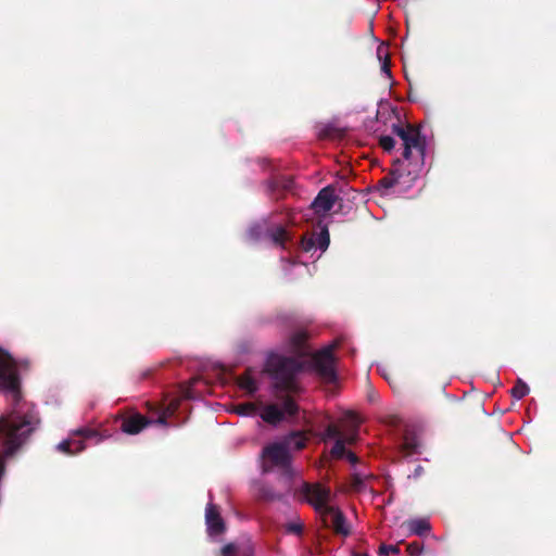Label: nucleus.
Segmentation results:
<instances>
[{
	"mask_svg": "<svg viewBox=\"0 0 556 556\" xmlns=\"http://www.w3.org/2000/svg\"><path fill=\"white\" fill-rule=\"evenodd\" d=\"M240 548H238L233 543H228L220 548L222 556H235L237 553L240 554Z\"/></svg>",
	"mask_w": 556,
	"mask_h": 556,
	"instance_id": "31",
	"label": "nucleus"
},
{
	"mask_svg": "<svg viewBox=\"0 0 556 556\" xmlns=\"http://www.w3.org/2000/svg\"><path fill=\"white\" fill-rule=\"evenodd\" d=\"M308 337L309 336L306 330H295L289 338V350L299 356H304L307 352Z\"/></svg>",
	"mask_w": 556,
	"mask_h": 556,
	"instance_id": "15",
	"label": "nucleus"
},
{
	"mask_svg": "<svg viewBox=\"0 0 556 556\" xmlns=\"http://www.w3.org/2000/svg\"><path fill=\"white\" fill-rule=\"evenodd\" d=\"M419 173V164H415V168L413 170H408L407 175L413 176L412 180L416 179Z\"/></svg>",
	"mask_w": 556,
	"mask_h": 556,
	"instance_id": "40",
	"label": "nucleus"
},
{
	"mask_svg": "<svg viewBox=\"0 0 556 556\" xmlns=\"http://www.w3.org/2000/svg\"><path fill=\"white\" fill-rule=\"evenodd\" d=\"M338 345V342L334 341L312 355L313 367L317 375L326 383H334L338 379L336 370V357L333 355V352Z\"/></svg>",
	"mask_w": 556,
	"mask_h": 556,
	"instance_id": "5",
	"label": "nucleus"
},
{
	"mask_svg": "<svg viewBox=\"0 0 556 556\" xmlns=\"http://www.w3.org/2000/svg\"><path fill=\"white\" fill-rule=\"evenodd\" d=\"M205 525L210 536L222 535L226 531V523L220 516L219 508L213 503H208L205 508Z\"/></svg>",
	"mask_w": 556,
	"mask_h": 556,
	"instance_id": "10",
	"label": "nucleus"
},
{
	"mask_svg": "<svg viewBox=\"0 0 556 556\" xmlns=\"http://www.w3.org/2000/svg\"><path fill=\"white\" fill-rule=\"evenodd\" d=\"M28 361H16L9 352L0 349V391L11 400L12 409L0 417V440L5 456H13L38 427L40 419L34 405L23 403L20 368H27Z\"/></svg>",
	"mask_w": 556,
	"mask_h": 556,
	"instance_id": "1",
	"label": "nucleus"
},
{
	"mask_svg": "<svg viewBox=\"0 0 556 556\" xmlns=\"http://www.w3.org/2000/svg\"><path fill=\"white\" fill-rule=\"evenodd\" d=\"M344 456H346V458L349 459V462L351 464L358 463V457L353 452H346V454Z\"/></svg>",
	"mask_w": 556,
	"mask_h": 556,
	"instance_id": "39",
	"label": "nucleus"
},
{
	"mask_svg": "<svg viewBox=\"0 0 556 556\" xmlns=\"http://www.w3.org/2000/svg\"><path fill=\"white\" fill-rule=\"evenodd\" d=\"M302 250L311 252L316 249L315 232L306 233L301 240Z\"/></svg>",
	"mask_w": 556,
	"mask_h": 556,
	"instance_id": "26",
	"label": "nucleus"
},
{
	"mask_svg": "<svg viewBox=\"0 0 556 556\" xmlns=\"http://www.w3.org/2000/svg\"><path fill=\"white\" fill-rule=\"evenodd\" d=\"M378 58L382 60L381 72L384 73L388 78L391 77V61L387 53V49L379 47L377 50Z\"/></svg>",
	"mask_w": 556,
	"mask_h": 556,
	"instance_id": "23",
	"label": "nucleus"
},
{
	"mask_svg": "<svg viewBox=\"0 0 556 556\" xmlns=\"http://www.w3.org/2000/svg\"><path fill=\"white\" fill-rule=\"evenodd\" d=\"M379 146L387 152H391L395 147V140L391 136H381Z\"/></svg>",
	"mask_w": 556,
	"mask_h": 556,
	"instance_id": "28",
	"label": "nucleus"
},
{
	"mask_svg": "<svg viewBox=\"0 0 556 556\" xmlns=\"http://www.w3.org/2000/svg\"><path fill=\"white\" fill-rule=\"evenodd\" d=\"M406 551L409 556H419L424 551V545L419 542H410L406 546Z\"/></svg>",
	"mask_w": 556,
	"mask_h": 556,
	"instance_id": "29",
	"label": "nucleus"
},
{
	"mask_svg": "<svg viewBox=\"0 0 556 556\" xmlns=\"http://www.w3.org/2000/svg\"><path fill=\"white\" fill-rule=\"evenodd\" d=\"M530 392V389L526 382H523L521 379H518L514 388L510 390L511 396L516 400H521L528 393Z\"/></svg>",
	"mask_w": 556,
	"mask_h": 556,
	"instance_id": "24",
	"label": "nucleus"
},
{
	"mask_svg": "<svg viewBox=\"0 0 556 556\" xmlns=\"http://www.w3.org/2000/svg\"><path fill=\"white\" fill-rule=\"evenodd\" d=\"M298 496L309 504L320 517H325V511L333 500L330 488L319 482H303L298 490Z\"/></svg>",
	"mask_w": 556,
	"mask_h": 556,
	"instance_id": "3",
	"label": "nucleus"
},
{
	"mask_svg": "<svg viewBox=\"0 0 556 556\" xmlns=\"http://www.w3.org/2000/svg\"><path fill=\"white\" fill-rule=\"evenodd\" d=\"M256 370L247 368L244 372L237 377L238 387L245 391L250 396L254 395L258 390V380L256 378Z\"/></svg>",
	"mask_w": 556,
	"mask_h": 556,
	"instance_id": "14",
	"label": "nucleus"
},
{
	"mask_svg": "<svg viewBox=\"0 0 556 556\" xmlns=\"http://www.w3.org/2000/svg\"><path fill=\"white\" fill-rule=\"evenodd\" d=\"M403 526L406 527L408 535L424 536L431 530L430 522L425 518L409 519L405 521Z\"/></svg>",
	"mask_w": 556,
	"mask_h": 556,
	"instance_id": "16",
	"label": "nucleus"
},
{
	"mask_svg": "<svg viewBox=\"0 0 556 556\" xmlns=\"http://www.w3.org/2000/svg\"><path fill=\"white\" fill-rule=\"evenodd\" d=\"M240 556H254V549L251 544L241 546Z\"/></svg>",
	"mask_w": 556,
	"mask_h": 556,
	"instance_id": "38",
	"label": "nucleus"
},
{
	"mask_svg": "<svg viewBox=\"0 0 556 556\" xmlns=\"http://www.w3.org/2000/svg\"><path fill=\"white\" fill-rule=\"evenodd\" d=\"M348 444V438H338L331 448V456L334 458H342L346 454L345 445Z\"/></svg>",
	"mask_w": 556,
	"mask_h": 556,
	"instance_id": "22",
	"label": "nucleus"
},
{
	"mask_svg": "<svg viewBox=\"0 0 556 556\" xmlns=\"http://www.w3.org/2000/svg\"><path fill=\"white\" fill-rule=\"evenodd\" d=\"M263 471L268 472L275 467L291 476V456L287 446L281 443H273L263 448Z\"/></svg>",
	"mask_w": 556,
	"mask_h": 556,
	"instance_id": "6",
	"label": "nucleus"
},
{
	"mask_svg": "<svg viewBox=\"0 0 556 556\" xmlns=\"http://www.w3.org/2000/svg\"><path fill=\"white\" fill-rule=\"evenodd\" d=\"M291 184H292V180H291V179H289V180H288V182L283 185V188H285V189L290 188Z\"/></svg>",
	"mask_w": 556,
	"mask_h": 556,
	"instance_id": "43",
	"label": "nucleus"
},
{
	"mask_svg": "<svg viewBox=\"0 0 556 556\" xmlns=\"http://www.w3.org/2000/svg\"><path fill=\"white\" fill-rule=\"evenodd\" d=\"M287 532L300 535L303 532V525L300 522H290L287 525Z\"/></svg>",
	"mask_w": 556,
	"mask_h": 556,
	"instance_id": "34",
	"label": "nucleus"
},
{
	"mask_svg": "<svg viewBox=\"0 0 556 556\" xmlns=\"http://www.w3.org/2000/svg\"><path fill=\"white\" fill-rule=\"evenodd\" d=\"M402 166L403 162L400 159H396L393 162L391 170L378 181L377 188L381 190L382 194H388V191L400 182L404 175Z\"/></svg>",
	"mask_w": 556,
	"mask_h": 556,
	"instance_id": "12",
	"label": "nucleus"
},
{
	"mask_svg": "<svg viewBox=\"0 0 556 556\" xmlns=\"http://www.w3.org/2000/svg\"><path fill=\"white\" fill-rule=\"evenodd\" d=\"M325 527H331L336 534L348 536L351 532L346 518L341 509L337 506H330L321 517Z\"/></svg>",
	"mask_w": 556,
	"mask_h": 556,
	"instance_id": "9",
	"label": "nucleus"
},
{
	"mask_svg": "<svg viewBox=\"0 0 556 556\" xmlns=\"http://www.w3.org/2000/svg\"><path fill=\"white\" fill-rule=\"evenodd\" d=\"M299 412V406L289 395L282 399V408H279L276 404H269L264 407L261 413L262 419L270 425L279 424L285 415L294 416Z\"/></svg>",
	"mask_w": 556,
	"mask_h": 556,
	"instance_id": "8",
	"label": "nucleus"
},
{
	"mask_svg": "<svg viewBox=\"0 0 556 556\" xmlns=\"http://www.w3.org/2000/svg\"><path fill=\"white\" fill-rule=\"evenodd\" d=\"M255 496L263 502H277L283 498V493L275 490L274 486L266 483H258L255 490Z\"/></svg>",
	"mask_w": 556,
	"mask_h": 556,
	"instance_id": "17",
	"label": "nucleus"
},
{
	"mask_svg": "<svg viewBox=\"0 0 556 556\" xmlns=\"http://www.w3.org/2000/svg\"><path fill=\"white\" fill-rule=\"evenodd\" d=\"M315 241L316 249H319L323 252L328 249L330 243V235L326 225L320 228L319 232H315Z\"/></svg>",
	"mask_w": 556,
	"mask_h": 556,
	"instance_id": "18",
	"label": "nucleus"
},
{
	"mask_svg": "<svg viewBox=\"0 0 556 556\" xmlns=\"http://www.w3.org/2000/svg\"><path fill=\"white\" fill-rule=\"evenodd\" d=\"M233 410L241 416H254L257 412V405L252 402L240 403L235 406Z\"/></svg>",
	"mask_w": 556,
	"mask_h": 556,
	"instance_id": "20",
	"label": "nucleus"
},
{
	"mask_svg": "<svg viewBox=\"0 0 556 556\" xmlns=\"http://www.w3.org/2000/svg\"><path fill=\"white\" fill-rule=\"evenodd\" d=\"M337 199L334 186L329 185L318 192L312 203V207L317 214H326L333 207Z\"/></svg>",
	"mask_w": 556,
	"mask_h": 556,
	"instance_id": "11",
	"label": "nucleus"
},
{
	"mask_svg": "<svg viewBox=\"0 0 556 556\" xmlns=\"http://www.w3.org/2000/svg\"><path fill=\"white\" fill-rule=\"evenodd\" d=\"M72 442H73V455L80 453L86 448V445L81 440H72Z\"/></svg>",
	"mask_w": 556,
	"mask_h": 556,
	"instance_id": "37",
	"label": "nucleus"
},
{
	"mask_svg": "<svg viewBox=\"0 0 556 556\" xmlns=\"http://www.w3.org/2000/svg\"><path fill=\"white\" fill-rule=\"evenodd\" d=\"M337 136H339L338 130L334 127L329 126V125L321 127L318 131V138L323 139V140L332 139Z\"/></svg>",
	"mask_w": 556,
	"mask_h": 556,
	"instance_id": "27",
	"label": "nucleus"
},
{
	"mask_svg": "<svg viewBox=\"0 0 556 556\" xmlns=\"http://www.w3.org/2000/svg\"><path fill=\"white\" fill-rule=\"evenodd\" d=\"M58 450L67 455H73V442L72 440H64L58 444Z\"/></svg>",
	"mask_w": 556,
	"mask_h": 556,
	"instance_id": "33",
	"label": "nucleus"
},
{
	"mask_svg": "<svg viewBox=\"0 0 556 556\" xmlns=\"http://www.w3.org/2000/svg\"><path fill=\"white\" fill-rule=\"evenodd\" d=\"M169 415H172L169 408L162 410L156 420L146 417L140 413L124 414L118 417V420L121 421L119 428L124 433L135 435L153 422L167 426V417Z\"/></svg>",
	"mask_w": 556,
	"mask_h": 556,
	"instance_id": "7",
	"label": "nucleus"
},
{
	"mask_svg": "<svg viewBox=\"0 0 556 556\" xmlns=\"http://www.w3.org/2000/svg\"><path fill=\"white\" fill-rule=\"evenodd\" d=\"M354 556H368V555L365 553H355Z\"/></svg>",
	"mask_w": 556,
	"mask_h": 556,
	"instance_id": "44",
	"label": "nucleus"
},
{
	"mask_svg": "<svg viewBox=\"0 0 556 556\" xmlns=\"http://www.w3.org/2000/svg\"><path fill=\"white\" fill-rule=\"evenodd\" d=\"M372 476H363L361 473H354L351 477L350 486L355 492H364L366 490V480L371 479Z\"/></svg>",
	"mask_w": 556,
	"mask_h": 556,
	"instance_id": "19",
	"label": "nucleus"
},
{
	"mask_svg": "<svg viewBox=\"0 0 556 556\" xmlns=\"http://www.w3.org/2000/svg\"><path fill=\"white\" fill-rule=\"evenodd\" d=\"M361 418L353 412H346L342 419L345 432L344 437L348 438V444H354L358 439V430L361 426Z\"/></svg>",
	"mask_w": 556,
	"mask_h": 556,
	"instance_id": "13",
	"label": "nucleus"
},
{
	"mask_svg": "<svg viewBox=\"0 0 556 556\" xmlns=\"http://www.w3.org/2000/svg\"><path fill=\"white\" fill-rule=\"evenodd\" d=\"M399 553H400V547L397 544L396 545L381 544L379 547L380 556H389L391 554H399Z\"/></svg>",
	"mask_w": 556,
	"mask_h": 556,
	"instance_id": "30",
	"label": "nucleus"
},
{
	"mask_svg": "<svg viewBox=\"0 0 556 556\" xmlns=\"http://www.w3.org/2000/svg\"><path fill=\"white\" fill-rule=\"evenodd\" d=\"M75 434H77L84 439L98 438V435H99L98 432L91 428H80L75 431Z\"/></svg>",
	"mask_w": 556,
	"mask_h": 556,
	"instance_id": "32",
	"label": "nucleus"
},
{
	"mask_svg": "<svg viewBox=\"0 0 556 556\" xmlns=\"http://www.w3.org/2000/svg\"><path fill=\"white\" fill-rule=\"evenodd\" d=\"M268 323H269V319H268V318H265V317H258V318L256 319V324H257L258 326H264V325H266V324H268Z\"/></svg>",
	"mask_w": 556,
	"mask_h": 556,
	"instance_id": "41",
	"label": "nucleus"
},
{
	"mask_svg": "<svg viewBox=\"0 0 556 556\" xmlns=\"http://www.w3.org/2000/svg\"><path fill=\"white\" fill-rule=\"evenodd\" d=\"M305 442H306L305 438L295 433V434H293L292 441L290 442V444H292L296 450H301L305 446Z\"/></svg>",
	"mask_w": 556,
	"mask_h": 556,
	"instance_id": "35",
	"label": "nucleus"
},
{
	"mask_svg": "<svg viewBox=\"0 0 556 556\" xmlns=\"http://www.w3.org/2000/svg\"><path fill=\"white\" fill-rule=\"evenodd\" d=\"M302 370L298 358L279 354H270L265 363L264 371L274 380L277 391L295 393L299 390L296 376Z\"/></svg>",
	"mask_w": 556,
	"mask_h": 556,
	"instance_id": "2",
	"label": "nucleus"
},
{
	"mask_svg": "<svg viewBox=\"0 0 556 556\" xmlns=\"http://www.w3.org/2000/svg\"><path fill=\"white\" fill-rule=\"evenodd\" d=\"M338 438H344L343 431L341 430V428L338 425L329 424L326 427V429H325V433L323 435V440L324 441H327V440H334V441H337Z\"/></svg>",
	"mask_w": 556,
	"mask_h": 556,
	"instance_id": "21",
	"label": "nucleus"
},
{
	"mask_svg": "<svg viewBox=\"0 0 556 556\" xmlns=\"http://www.w3.org/2000/svg\"><path fill=\"white\" fill-rule=\"evenodd\" d=\"M271 239H273V241L276 244H279V245L283 247L285 242L288 239V235H287L286 228L282 227V226H277L275 229H273V231H271Z\"/></svg>",
	"mask_w": 556,
	"mask_h": 556,
	"instance_id": "25",
	"label": "nucleus"
},
{
	"mask_svg": "<svg viewBox=\"0 0 556 556\" xmlns=\"http://www.w3.org/2000/svg\"><path fill=\"white\" fill-rule=\"evenodd\" d=\"M392 131L403 142L402 156L405 161H409L413 154V150L416 151L420 164L424 162L426 146L425 141L421 140L420 131L412 125H397L392 126Z\"/></svg>",
	"mask_w": 556,
	"mask_h": 556,
	"instance_id": "4",
	"label": "nucleus"
},
{
	"mask_svg": "<svg viewBox=\"0 0 556 556\" xmlns=\"http://www.w3.org/2000/svg\"><path fill=\"white\" fill-rule=\"evenodd\" d=\"M151 375V370L147 369L140 374L139 380L147 379Z\"/></svg>",
	"mask_w": 556,
	"mask_h": 556,
	"instance_id": "42",
	"label": "nucleus"
},
{
	"mask_svg": "<svg viewBox=\"0 0 556 556\" xmlns=\"http://www.w3.org/2000/svg\"><path fill=\"white\" fill-rule=\"evenodd\" d=\"M403 448L407 452V454H414L416 453L417 444L413 440L405 438Z\"/></svg>",
	"mask_w": 556,
	"mask_h": 556,
	"instance_id": "36",
	"label": "nucleus"
}]
</instances>
